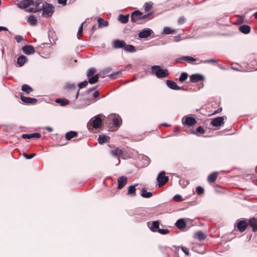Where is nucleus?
<instances>
[{
	"label": "nucleus",
	"mask_w": 257,
	"mask_h": 257,
	"mask_svg": "<svg viewBox=\"0 0 257 257\" xmlns=\"http://www.w3.org/2000/svg\"><path fill=\"white\" fill-rule=\"evenodd\" d=\"M152 73L155 74L158 78H165L168 76L169 73L167 69H163L159 65H153L151 66Z\"/></svg>",
	"instance_id": "1"
},
{
	"label": "nucleus",
	"mask_w": 257,
	"mask_h": 257,
	"mask_svg": "<svg viewBox=\"0 0 257 257\" xmlns=\"http://www.w3.org/2000/svg\"><path fill=\"white\" fill-rule=\"evenodd\" d=\"M96 69L95 68H89L87 72V77L88 78V82L90 84H93L98 81L99 77V74H96Z\"/></svg>",
	"instance_id": "2"
},
{
	"label": "nucleus",
	"mask_w": 257,
	"mask_h": 257,
	"mask_svg": "<svg viewBox=\"0 0 257 257\" xmlns=\"http://www.w3.org/2000/svg\"><path fill=\"white\" fill-rule=\"evenodd\" d=\"M41 9V11L43 10L42 16L44 17H51L54 12L53 5L47 3H43Z\"/></svg>",
	"instance_id": "3"
},
{
	"label": "nucleus",
	"mask_w": 257,
	"mask_h": 257,
	"mask_svg": "<svg viewBox=\"0 0 257 257\" xmlns=\"http://www.w3.org/2000/svg\"><path fill=\"white\" fill-rule=\"evenodd\" d=\"M100 115L101 114H99L92 117L88 122L87 125H88L89 124H92V127L94 128L99 127L102 123V119L99 117Z\"/></svg>",
	"instance_id": "4"
},
{
	"label": "nucleus",
	"mask_w": 257,
	"mask_h": 257,
	"mask_svg": "<svg viewBox=\"0 0 257 257\" xmlns=\"http://www.w3.org/2000/svg\"><path fill=\"white\" fill-rule=\"evenodd\" d=\"M157 181L159 187L164 186L168 181L169 177L165 176V172L162 171L160 172L157 177Z\"/></svg>",
	"instance_id": "5"
},
{
	"label": "nucleus",
	"mask_w": 257,
	"mask_h": 257,
	"mask_svg": "<svg viewBox=\"0 0 257 257\" xmlns=\"http://www.w3.org/2000/svg\"><path fill=\"white\" fill-rule=\"evenodd\" d=\"M226 116H219L212 119L211 124L213 126L218 127L223 126L224 124V118Z\"/></svg>",
	"instance_id": "6"
},
{
	"label": "nucleus",
	"mask_w": 257,
	"mask_h": 257,
	"mask_svg": "<svg viewBox=\"0 0 257 257\" xmlns=\"http://www.w3.org/2000/svg\"><path fill=\"white\" fill-rule=\"evenodd\" d=\"M182 122L183 124L191 126L197 123L196 120L195 118L189 116H184L182 119Z\"/></svg>",
	"instance_id": "7"
},
{
	"label": "nucleus",
	"mask_w": 257,
	"mask_h": 257,
	"mask_svg": "<svg viewBox=\"0 0 257 257\" xmlns=\"http://www.w3.org/2000/svg\"><path fill=\"white\" fill-rule=\"evenodd\" d=\"M16 5L21 9H26L33 5V0H22L16 4Z\"/></svg>",
	"instance_id": "8"
},
{
	"label": "nucleus",
	"mask_w": 257,
	"mask_h": 257,
	"mask_svg": "<svg viewBox=\"0 0 257 257\" xmlns=\"http://www.w3.org/2000/svg\"><path fill=\"white\" fill-rule=\"evenodd\" d=\"M143 13L139 10L133 12L131 15V21L132 23H136L139 20H142V15Z\"/></svg>",
	"instance_id": "9"
},
{
	"label": "nucleus",
	"mask_w": 257,
	"mask_h": 257,
	"mask_svg": "<svg viewBox=\"0 0 257 257\" xmlns=\"http://www.w3.org/2000/svg\"><path fill=\"white\" fill-rule=\"evenodd\" d=\"M205 77L201 74L196 73L192 74L190 76V80L192 83H196L200 81H204Z\"/></svg>",
	"instance_id": "10"
},
{
	"label": "nucleus",
	"mask_w": 257,
	"mask_h": 257,
	"mask_svg": "<svg viewBox=\"0 0 257 257\" xmlns=\"http://www.w3.org/2000/svg\"><path fill=\"white\" fill-rule=\"evenodd\" d=\"M248 225V222L245 220H239L237 222L235 226L241 232L244 231Z\"/></svg>",
	"instance_id": "11"
},
{
	"label": "nucleus",
	"mask_w": 257,
	"mask_h": 257,
	"mask_svg": "<svg viewBox=\"0 0 257 257\" xmlns=\"http://www.w3.org/2000/svg\"><path fill=\"white\" fill-rule=\"evenodd\" d=\"M160 221L158 220L148 222L150 229L154 232H157L159 229Z\"/></svg>",
	"instance_id": "12"
},
{
	"label": "nucleus",
	"mask_w": 257,
	"mask_h": 257,
	"mask_svg": "<svg viewBox=\"0 0 257 257\" xmlns=\"http://www.w3.org/2000/svg\"><path fill=\"white\" fill-rule=\"evenodd\" d=\"M152 32L153 31L151 29L149 28H146L140 32L138 36L139 38L142 39L147 38L151 35Z\"/></svg>",
	"instance_id": "13"
},
{
	"label": "nucleus",
	"mask_w": 257,
	"mask_h": 257,
	"mask_svg": "<svg viewBox=\"0 0 257 257\" xmlns=\"http://www.w3.org/2000/svg\"><path fill=\"white\" fill-rule=\"evenodd\" d=\"M127 178L126 177L122 176L117 178L118 189H122L127 183Z\"/></svg>",
	"instance_id": "14"
},
{
	"label": "nucleus",
	"mask_w": 257,
	"mask_h": 257,
	"mask_svg": "<svg viewBox=\"0 0 257 257\" xmlns=\"http://www.w3.org/2000/svg\"><path fill=\"white\" fill-rule=\"evenodd\" d=\"M22 51L25 54L30 55L35 52L34 48L32 45H25L22 48Z\"/></svg>",
	"instance_id": "15"
},
{
	"label": "nucleus",
	"mask_w": 257,
	"mask_h": 257,
	"mask_svg": "<svg viewBox=\"0 0 257 257\" xmlns=\"http://www.w3.org/2000/svg\"><path fill=\"white\" fill-rule=\"evenodd\" d=\"M21 99L23 102H24L26 103H30V104H35L38 101L36 98L26 97L24 95H21Z\"/></svg>",
	"instance_id": "16"
},
{
	"label": "nucleus",
	"mask_w": 257,
	"mask_h": 257,
	"mask_svg": "<svg viewBox=\"0 0 257 257\" xmlns=\"http://www.w3.org/2000/svg\"><path fill=\"white\" fill-rule=\"evenodd\" d=\"M41 135L39 133H34L32 134H23L22 137L24 139H30L32 138L39 139L41 138Z\"/></svg>",
	"instance_id": "17"
},
{
	"label": "nucleus",
	"mask_w": 257,
	"mask_h": 257,
	"mask_svg": "<svg viewBox=\"0 0 257 257\" xmlns=\"http://www.w3.org/2000/svg\"><path fill=\"white\" fill-rule=\"evenodd\" d=\"M125 42L123 40H116L113 41V47L115 49L123 48L125 46Z\"/></svg>",
	"instance_id": "18"
},
{
	"label": "nucleus",
	"mask_w": 257,
	"mask_h": 257,
	"mask_svg": "<svg viewBox=\"0 0 257 257\" xmlns=\"http://www.w3.org/2000/svg\"><path fill=\"white\" fill-rule=\"evenodd\" d=\"M166 85L171 89L176 90H180V86H179L175 82L172 80H167L166 81Z\"/></svg>",
	"instance_id": "19"
},
{
	"label": "nucleus",
	"mask_w": 257,
	"mask_h": 257,
	"mask_svg": "<svg viewBox=\"0 0 257 257\" xmlns=\"http://www.w3.org/2000/svg\"><path fill=\"white\" fill-rule=\"evenodd\" d=\"M250 27L247 25H242L238 28L239 31L244 34H248L250 32Z\"/></svg>",
	"instance_id": "20"
},
{
	"label": "nucleus",
	"mask_w": 257,
	"mask_h": 257,
	"mask_svg": "<svg viewBox=\"0 0 257 257\" xmlns=\"http://www.w3.org/2000/svg\"><path fill=\"white\" fill-rule=\"evenodd\" d=\"M79 90H78L77 91L75 99L73 102V107H72L74 109H81V108L85 107L87 105L78 104L76 102V100L77 99V98L79 96Z\"/></svg>",
	"instance_id": "21"
},
{
	"label": "nucleus",
	"mask_w": 257,
	"mask_h": 257,
	"mask_svg": "<svg viewBox=\"0 0 257 257\" xmlns=\"http://www.w3.org/2000/svg\"><path fill=\"white\" fill-rule=\"evenodd\" d=\"M109 140L110 137L109 136L104 135H99L98 138V142L100 144H102L105 143H108L109 142Z\"/></svg>",
	"instance_id": "22"
},
{
	"label": "nucleus",
	"mask_w": 257,
	"mask_h": 257,
	"mask_svg": "<svg viewBox=\"0 0 257 257\" xmlns=\"http://www.w3.org/2000/svg\"><path fill=\"white\" fill-rule=\"evenodd\" d=\"M176 226L180 229L184 228L186 226V223L183 218L179 219L175 223Z\"/></svg>",
	"instance_id": "23"
},
{
	"label": "nucleus",
	"mask_w": 257,
	"mask_h": 257,
	"mask_svg": "<svg viewBox=\"0 0 257 257\" xmlns=\"http://www.w3.org/2000/svg\"><path fill=\"white\" fill-rule=\"evenodd\" d=\"M109 152L111 156L119 158L122 155L123 152L122 150L117 148L115 150H111Z\"/></svg>",
	"instance_id": "24"
},
{
	"label": "nucleus",
	"mask_w": 257,
	"mask_h": 257,
	"mask_svg": "<svg viewBox=\"0 0 257 257\" xmlns=\"http://www.w3.org/2000/svg\"><path fill=\"white\" fill-rule=\"evenodd\" d=\"M27 60V57L24 55H21L18 58L17 60V63L19 66V67L23 66L25 63L26 62Z\"/></svg>",
	"instance_id": "25"
},
{
	"label": "nucleus",
	"mask_w": 257,
	"mask_h": 257,
	"mask_svg": "<svg viewBox=\"0 0 257 257\" xmlns=\"http://www.w3.org/2000/svg\"><path fill=\"white\" fill-rule=\"evenodd\" d=\"M64 88L67 91H72L76 89V86L74 83L67 82L65 84Z\"/></svg>",
	"instance_id": "26"
},
{
	"label": "nucleus",
	"mask_w": 257,
	"mask_h": 257,
	"mask_svg": "<svg viewBox=\"0 0 257 257\" xmlns=\"http://www.w3.org/2000/svg\"><path fill=\"white\" fill-rule=\"evenodd\" d=\"M248 224L252 227L254 232L257 231V219L255 218H250Z\"/></svg>",
	"instance_id": "27"
},
{
	"label": "nucleus",
	"mask_w": 257,
	"mask_h": 257,
	"mask_svg": "<svg viewBox=\"0 0 257 257\" xmlns=\"http://www.w3.org/2000/svg\"><path fill=\"white\" fill-rule=\"evenodd\" d=\"M130 15L127 14L126 15H123L122 14H120L118 16L117 20L121 22L122 24H126L128 21Z\"/></svg>",
	"instance_id": "28"
},
{
	"label": "nucleus",
	"mask_w": 257,
	"mask_h": 257,
	"mask_svg": "<svg viewBox=\"0 0 257 257\" xmlns=\"http://www.w3.org/2000/svg\"><path fill=\"white\" fill-rule=\"evenodd\" d=\"M141 195L144 198H149L153 196V194L151 192H148L145 188H143Z\"/></svg>",
	"instance_id": "29"
},
{
	"label": "nucleus",
	"mask_w": 257,
	"mask_h": 257,
	"mask_svg": "<svg viewBox=\"0 0 257 257\" xmlns=\"http://www.w3.org/2000/svg\"><path fill=\"white\" fill-rule=\"evenodd\" d=\"M98 27L99 28L107 27L108 25L107 21L104 20L101 18H99L97 19Z\"/></svg>",
	"instance_id": "30"
},
{
	"label": "nucleus",
	"mask_w": 257,
	"mask_h": 257,
	"mask_svg": "<svg viewBox=\"0 0 257 257\" xmlns=\"http://www.w3.org/2000/svg\"><path fill=\"white\" fill-rule=\"evenodd\" d=\"M27 22L32 26H35L37 24L36 17L31 15L27 18Z\"/></svg>",
	"instance_id": "31"
},
{
	"label": "nucleus",
	"mask_w": 257,
	"mask_h": 257,
	"mask_svg": "<svg viewBox=\"0 0 257 257\" xmlns=\"http://www.w3.org/2000/svg\"><path fill=\"white\" fill-rule=\"evenodd\" d=\"M218 176V172H214L212 173H211L208 176V181L210 183H213L214 182Z\"/></svg>",
	"instance_id": "32"
},
{
	"label": "nucleus",
	"mask_w": 257,
	"mask_h": 257,
	"mask_svg": "<svg viewBox=\"0 0 257 257\" xmlns=\"http://www.w3.org/2000/svg\"><path fill=\"white\" fill-rule=\"evenodd\" d=\"M55 102L59 103L62 106H65L69 103V100L65 98H57Z\"/></svg>",
	"instance_id": "33"
},
{
	"label": "nucleus",
	"mask_w": 257,
	"mask_h": 257,
	"mask_svg": "<svg viewBox=\"0 0 257 257\" xmlns=\"http://www.w3.org/2000/svg\"><path fill=\"white\" fill-rule=\"evenodd\" d=\"M77 133L75 131H70L65 134V138L67 140H70L71 139L76 137Z\"/></svg>",
	"instance_id": "34"
},
{
	"label": "nucleus",
	"mask_w": 257,
	"mask_h": 257,
	"mask_svg": "<svg viewBox=\"0 0 257 257\" xmlns=\"http://www.w3.org/2000/svg\"><path fill=\"white\" fill-rule=\"evenodd\" d=\"M138 186V184H136L135 185H131L128 187V190L127 193V194L130 195L132 196H135L136 195V186Z\"/></svg>",
	"instance_id": "35"
},
{
	"label": "nucleus",
	"mask_w": 257,
	"mask_h": 257,
	"mask_svg": "<svg viewBox=\"0 0 257 257\" xmlns=\"http://www.w3.org/2000/svg\"><path fill=\"white\" fill-rule=\"evenodd\" d=\"M177 59L186 61L188 62H194L196 60L195 58L189 56H182L178 58Z\"/></svg>",
	"instance_id": "36"
},
{
	"label": "nucleus",
	"mask_w": 257,
	"mask_h": 257,
	"mask_svg": "<svg viewBox=\"0 0 257 257\" xmlns=\"http://www.w3.org/2000/svg\"><path fill=\"white\" fill-rule=\"evenodd\" d=\"M21 90L27 94H29L33 90L32 88L27 84H23L22 86Z\"/></svg>",
	"instance_id": "37"
},
{
	"label": "nucleus",
	"mask_w": 257,
	"mask_h": 257,
	"mask_svg": "<svg viewBox=\"0 0 257 257\" xmlns=\"http://www.w3.org/2000/svg\"><path fill=\"white\" fill-rule=\"evenodd\" d=\"M124 50L127 52L133 53L136 51V48L134 46L132 45H126L124 47Z\"/></svg>",
	"instance_id": "38"
},
{
	"label": "nucleus",
	"mask_w": 257,
	"mask_h": 257,
	"mask_svg": "<svg viewBox=\"0 0 257 257\" xmlns=\"http://www.w3.org/2000/svg\"><path fill=\"white\" fill-rule=\"evenodd\" d=\"M175 33L174 30L171 29L170 27H165L163 29L162 34L164 35L172 34Z\"/></svg>",
	"instance_id": "39"
},
{
	"label": "nucleus",
	"mask_w": 257,
	"mask_h": 257,
	"mask_svg": "<svg viewBox=\"0 0 257 257\" xmlns=\"http://www.w3.org/2000/svg\"><path fill=\"white\" fill-rule=\"evenodd\" d=\"M247 22V20L244 16H238V19L236 20V24H241Z\"/></svg>",
	"instance_id": "40"
},
{
	"label": "nucleus",
	"mask_w": 257,
	"mask_h": 257,
	"mask_svg": "<svg viewBox=\"0 0 257 257\" xmlns=\"http://www.w3.org/2000/svg\"><path fill=\"white\" fill-rule=\"evenodd\" d=\"M196 237L200 241L204 240L205 238V234L202 231H198L195 234Z\"/></svg>",
	"instance_id": "41"
},
{
	"label": "nucleus",
	"mask_w": 257,
	"mask_h": 257,
	"mask_svg": "<svg viewBox=\"0 0 257 257\" xmlns=\"http://www.w3.org/2000/svg\"><path fill=\"white\" fill-rule=\"evenodd\" d=\"M171 250H173L174 252L175 256L176 257H179L178 253L180 251V247L176 246V245H173L171 248Z\"/></svg>",
	"instance_id": "42"
},
{
	"label": "nucleus",
	"mask_w": 257,
	"mask_h": 257,
	"mask_svg": "<svg viewBox=\"0 0 257 257\" xmlns=\"http://www.w3.org/2000/svg\"><path fill=\"white\" fill-rule=\"evenodd\" d=\"M45 3L44 0H36L34 1L33 0V5L35 6L36 8H41L42 6L41 5H43V4Z\"/></svg>",
	"instance_id": "43"
},
{
	"label": "nucleus",
	"mask_w": 257,
	"mask_h": 257,
	"mask_svg": "<svg viewBox=\"0 0 257 257\" xmlns=\"http://www.w3.org/2000/svg\"><path fill=\"white\" fill-rule=\"evenodd\" d=\"M188 75L186 72H182L179 77V81L180 82H184L188 78Z\"/></svg>",
	"instance_id": "44"
},
{
	"label": "nucleus",
	"mask_w": 257,
	"mask_h": 257,
	"mask_svg": "<svg viewBox=\"0 0 257 257\" xmlns=\"http://www.w3.org/2000/svg\"><path fill=\"white\" fill-rule=\"evenodd\" d=\"M153 5V3L152 2H150L149 3H145L144 6L145 11L148 12L151 10Z\"/></svg>",
	"instance_id": "45"
},
{
	"label": "nucleus",
	"mask_w": 257,
	"mask_h": 257,
	"mask_svg": "<svg viewBox=\"0 0 257 257\" xmlns=\"http://www.w3.org/2000/svg\"><path fill=\"white\" fill-rule=\"evenodd\" d=\"M204 133H205V131L201 126H199V127H198L196 128V131H193L192 132L193 134H196V135H197V133H199L200 134H203Z\"/></svg>",
	"instance_id": "46"
},
{
	"label": "nucleus",
	"mask_w": 257,
	"mask_h": 257,
	"mask_svg": "<svg viewBox=\"0 0 257 257\" xmlns=\"http://www.w3.org/2000/svg\"><path fill=\"white\" fill-rule=\"evenodd\" d=\"M99 97V92L98 91H94L92 94V99H89L88 100L89 101H92L93 98L96 99L98 98V99H100Z\"/></svg>",
	"instance_id": "47"
},
{
	"label": "nucleus",
	"mask_w": 257,
	"mask_h": 257,
	"mask_svg": "<svg viewBox=\"0 0 257 257\" xmlns=\"http://www.w3.org/2000/svg\"><path fill=\"white\" fill-rule=\"evenodd\" d=\"M88 80H85L79 83L78 84V86L79 87V89H82L88 85Z\"/></svg>",
	"instance_id": "48"
},
{
	"label": "nucleus",
	"mask_w": 257,
	"mask_h": 257,
	"mask_svg": "<svg viewBox=\"0 0 257 257\" xmlns=\"http://www.w3.org/2000/svg\"><path fill=\"white\" fill-rule=\"evenodd\" d=\"M41 11V9L39 8H29L27 11L29 13H36Z\"/></svg>",
	"instance_id": "49"
},
{
	"label": "nucleus",
	"mask_w": 257,
	"mask_h": 257,
	"mask_svg": "<svg viewBox=\"0 0 257 257\" xmlns=\"http://www.w3.org/2000/svg\"><path fill=\"white\" fill-rule=\"evenodd\" d=\"M157 232L161 234L165 235L169 233L170 230L168 229L159 228Z\"/></svg>",
	"instance_id": "50"
},
{
	"label": "nucleus",
	"mask_w": 257,
	"mask_h": 257,
	"mask_svg": "<svg viewBox=\"0 0 257 257\" xmlns=\"http://www.w3.org/2000/svg\"><path fill=\"white\" fill-rule=\"evenodd\" d=\"M83 24H84V23H82L81 24V25L79 27V29H78V31L77 34V38H78V39H79V37L82 34L83 29Z\"/></svg>",
	"instance_id": "51"
},
{
	"label": "nucleus",
	"mask_w": 257,
	"mask_h": 257,
	"mask_svg": "<svg viewBox=\"0 0 257 257\" xmlns=\"http://www.w3.org/2000/svg\"><path fill=\"white\" fill-rule=\"evenodd\" d=\"M204 190L201 186H198L196 188V192L198 195H200L204 193Z\"/></svg>",
	"instance_id": "52"
},
{
	"label": "nucleus",
	"mask_w": 257,
	"mask_h": 257,
	"mask_svg": "<svg viewBox=\"0 0 257 257\" xmlns=\"http://www.w3.org/2000/svg\"><path fill=\"white\" fill-rule=\"evenodd\" d=\"M217 61L215 59H209L206 60H201V63H216Z\"/></svg>",
	"instance_id": "53"
},
{
	"label": "nucleus",
	"mask_w": 257,
	"mask_h": 257,
	"mask_svg": "<svg viewBox=\"0 0 257 257\" xmlns=\"http://www.w3.org/2000/svg\"><path fill=\"white\" fill-rule=\"evenodd\" d=\"M186 18L184 16H181L179 18L178 23L180 25L184 24L186 22Z\"/></svg>",
	"instance_id": "54"
},
{
	"label": "nucleus",
	"mask_w": 257,
	"mask_h": 257,
	"mask_svg": "<svg viewBox=\"0 0 257 257\" xmlns=\"http://www.w3.org/2000/svg\"><path fill=\"white\" fill-rule=\"evenodd\" d=\"M23 156L27 159H31L36 156V154L28 155L26 153H23Z\"/></svg>",
	"instance_id": "55"
},
{
	"label": "nucleus",
	"mask_w": 257,
	"mask_h": 257,
	"mask_svg": "<svg viewBox=\"0 0 257 257\" xmlns=\"http://www.w3.org/2000/svg\"><path fill=\"white\" fill-rule=\"evenodd\" d=\"M112 123L114 126H118L119 125V121L117 118H113L112 119Z\"/></svg>",
	"instance_id": "56"
},
{
	"label": "nucleus",
	"mask_w": 257,
	"mask_h": 257,
	"mask_svg": "<svg viewBox=\"0 0 257 257\" xmlns=\"http://www.w3.org/2000/svg\"><path fill=\"white\" fill-rule=\"evenodd\" d=\"M153 12H150L147 14L144 15H142V20L146 19L147 18H149L150 17L152 16L153 15Z\"/></svg>",
	"instance_id": "57"
},
{
	"label": "nucleus",
	"mask_w": 257,
	"mask_h": 257,
	"mask_svg": "<svg viewBox=\"0 0 257 257\" xmlns=\"http://www.w3.org/2000/svg\"><path fill=\"white\" fill-rule=\"evenodd\" d=\"M15 39L18 43H20L24 40L23 37L20 35L16 36L15 37Z\"/></svg>",
	"instance_id": "58"
},
{
	"label": "nucleus",
	"mask_w": 257,
	"mask_h": 257,
	"mask_svg": "<svg viewBox=\"0 0 257 257\" xmlns=\"http://www.w3.org/2000/svg\"><path fill=\"white\" fill-rule=\"evenodd\" d=\"M96 88H97V87H92L91 88H90V89H88L87 90H86L85 91V93L86 94H88L94 91L96 89Z\"/></svg>",
	"instance_id": "59"
},
{
	"label": "nucleus",
	"mask_w": 257,
	"mask_h": 257,
	"mask_svg": "<svg viewBox=\"0 0 257 257\" xmlns=\"http://www.w3.org/2000/svg\"><path fill=\"white\" fill-rule=\"evenodd\" d=\"M119 74V72H115V73H111L109 75V76L111 78V79H116L117 77H116V76L118 75Z\"/></svg>",
	"instance_id": "60"
},
{
	"label": "nucleus",
	"mask_w": 257,
	"mask_h": 257,
	"mask_svg": "<svg viewBox=\"0 0 257 257\" xmlns=\"http://www.w3.org/2000/svg\"><path fill=\"white\" fill-rule=\"evenodd\" d=\"M181 249H182V250L184 252V253L186 255L189 254V249L187 247L182 246V247H181Z\"/></svg>",
	"instance_id": "61"
},
{
	"label": "nucleus",
	"mask_w": 257,
	"mask_h": 257,
	"mask_svg": "<svg viewBox=\"0 0 257 257\" xmlns=\"http://www.w3.org/2000/svg\"><path fill=\"white\" fill-rule=\"evenodd\" d=\"M141 217V220H143L146 219V218L147 217V215H145L144 213H141L140 214L138 215V216L137 218Z\"/></svg>",
	"instance_id": "62"
},
{
	"label": "nucleus",
	"mask_w": 257,
	"mask_h": 257,
	"mask_svg": "<svg viewBox=\"0 0 257 257\" xmlns=\"http://www.w3.org/2000/svg\"><path fill=\"white\" fill-rule=\"evenodd\" d=\"M174 199L178 201L182 200V196L179 194H176L174 196Z\"/></svg>",
	"instance_id": "63"
},
{
	"label": "nucleus",
	"mask_w": 257,
	"mask_h": 257,
	"mask_svg": "<svg viewBox=\"0 0 257 257\" xmlns=\"http://www.w3.org/2000/svg\"><path fill=\"white\" fill-rule=\"evenodd\" d=\"M67 0H58V3L59 4L65 6L66 4Z\"/></svg>",
	"instance_id": "64"
}]
</instances>
